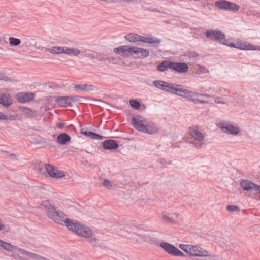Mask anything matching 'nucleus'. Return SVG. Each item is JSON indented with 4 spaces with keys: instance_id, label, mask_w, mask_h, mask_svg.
I'll use <instances>...</instances> for the list:
<instances>
[{
    "instance_id": "nucleus-1",
    "label": "nucleus",
    "mask_w": 260,
    "mask_h": 260,
    "mask_svg": "<svg viewBox=\"0 0 260 260\" xmlns=\"http://www.w3.org/2000/svg\"><path fill=\"white\" fill-rule=\"evenodd\" d=\"M206 36L212 40H214L217 42L241 50H253L254 49L253 48L254 46H250L249 45L248 46L245 43L242 42H238L235 44L229 43L228 40L225 38L224 34L220 31L207 30L206 32Z\"/></svg>"
},
{
    "instance_id": "nucleus-2",
    "label": "nucleus",
    "mask_w": 260,
    "mask_h": 260,
    "mask_svg": "<svg viewBox=\"0 0 260 260\" xmlns=\"http://www.w3.org/2000/svg\"><path fill=\"white\" fill-rule=\"evenodd\" d=\"M46 209L47 216L56 223L63 224L65 218V214L61 211L51 205L49 202L46 201L41 204Z\"/></svg>"
},
{
    "instance_id": "nucleus-3",
    "label": "nucleus",
    "mask_w": 260,
    "mask_h": 260,
    "mask_svg": "<svg viewBox=\"0 0 260 260\" xmlns=\"http://www.w3.org/2000/svg\"><path fill=\"white\" fill-rule=\"evenodd\" d=\"M176 95L183 97L187 99V101H191L194 104H197V101L198 98L202 97L211 98L213 96L206 93H200L197 92L192 91L191 90L183 89L182 85H179Z\"/></svg>"
},
{
    "instance_id": "nucleus-4",
    "label": "nucleus",
    "mask_w": 260,
    "mask_h": 260,
    "mask_svg": "<svg viewBox=\"0 0 260 260\" xmlns=\"http://www.w3.org/2000/svg\"><path fill=\"white\" fill-rule=\"evenodd\" d=\"M125 39L131 42H142L150 44L158 45L160 42V40L155 37H145L138 34L132 33L125 36ZM157 47V45L156 46Z\"/></svg>"
},
{
    "instance_id": "nucleus-5",
    "label": "nucleus",
    "mask_w": 260,
    "mask_h": 260,
    "mask_svg": "<svg viewBox=\"0 0 260 260\" xmlns=\"http://www.w3.org/2000/svg\"><path fill=\"white\" fill-rule=\"evenodd\" d=\"M189 132L191 138L193 139V140L189 141V142L193 145L197 149H201L203 145V143L202 141L205 138L204 134L200 132L197 127H190Z\"/></svg>"
},
{
    "instance_id": "nucleus-6",
    "label": "nucleus",
    "mask_w": 260,
    "mask_h": 260,
    "mask_svg": "<svg viewBox=\"0 0 260 260\" xmlns=\"http://www.w3.org/2000/svg\"><path fill=\"white\" fill-rule=\"evenodd\" d=\"M153 84L159 89L175 95L178 87H180L179 84L169 83L162 80H155L153 82Z\"/></svg>"
},
{
    "instance_id": "nucleus-7",
    "label": "nucleus",
    "mask_w": 260,
    "mask_h": 260,
    "mask_svg": "<svg viewBox=\"0 0 260 260\" xmlns=\"http://www.w3.org/2000/svg\"><path fill=\"white\" fill-rule=\"evenodd\" d=\"M80 98V96L77 95L58 96L55 102L59 106L66 107L67 106H72V104L78 102Z\"/></svg>"
},
{
    "instance_id": "nucleus-8",
    "label": "nucleus",
    "mask_w": 260,
    "mask_h": 260,
    "mask_svg": "<svg viewBox=\"0 0 260 260\" xmlns=\"http://www.w3.org/2000/svg\"><path fill=\"white\" fill-rule=\"evenodd\" d=\"M45 169L50 177L53 178H61L65 176V172L60 170L58 168L49 164H45Z\"/></svg>"
},
{
    "instance_id": "nucleus-9",
    "label": "nucleus",
    "mask_w": 260,
    "mask_h": 260,
    "mask_svg": "<svg viewBox=\"0 0 260 260\" xmlns=\"http://www.w3.org/2000/svg\"><path fill=\"white\" fill-rule=\"evenodd\" d=\"M147 121V119L142 116L136 115L133 117L131 122L136 129L142 132L146 124Z\"/></svg>"
},
{
    "instance_id": "nucleus-10",
    "label": "nucleus",
    "mask_w": 260,
    "mask_h": 260,
    "mask_svg": "<svg viewBox=\"0 0 260 260\" xmlns=\"http://www.w3.org/2000/svg\"><path fill=\"white\" fill-rule=\"evenodd\" d=\"M190 255L196 257H211V255L207 250L203 249L202 248L195 246H190L189 253Z\"/></svg>"
},
{
    "instance_id": "nucleus-11",
    "label": "nucleus",
    "mask_w": 260,
    "mask_h": 260,
    "mask_svg": "<svg viewBox=\"0 0 260 260\" xmlns=\"http://www.w3.org/2000/svg\"><path fill=\"white\" fill-rule=\"evenodd\" d=\"M0 247H2L3 249L8 251H12L13 250H16L18 251L20 254L25 255L26 250L21 249L18 247L17 246H14L11 244L4 241L0 239Z\"/></svg>"
},
{
    "instance_id": "nucleus-12",
    "label": "nucleus",
    "mask_w": 260,
    "mask_h": 260,
    "mask_svg": "<svg viewBox=\"0 0 260 260\" xmlns=\"http://www.w3.org/2000/svg\"><path fill=\"white\" fill-rule=\"evenodd\" d=\"M170 66L171 69L180 73H186L188 70V66L185 62H175L171 61Z\"/></svg>"
},
{
    "instance_id": "nucleus-13",
    "label": "nucleus",
    "mask_w": 260,
    "mask_h": 260,
    "mask_svg": "<svg viewBox=\"0 0 260 260\" xmlns=\"http://www.w3.org/2000/svg\"><path fill=\"white\" fill-rule=\"evenodd\" d=\"M76 234L85 238H90L92 236L93 232L88 226L81 224Z\"/></svg>"
},
{
    "instance_id": "nucleus-14",
    "label": "nucleus",
    "mask_w": 260,
    "mask_h": 260,
    "mask_svg": "<svg viewBox=\"0 0 260 260\" xmlns=\"http://www.w3.org/2000/svg\"><path fill=\"white\" fill-rule=\"evenodd\" d=\"M63 223H65L66 226L67 228L76 234L78 231L79 228L81 224L76 220H74L73 219L70 218H66L65 220L64 219Z\"/></svg>"
},
{
    "instance_id": "nucleus-15",
    "label": "nucleus",
    "mask_w": 260,
    "mask_h": 260,
    "mask_svg": "<svg viewBox=\"0 0 260 260\" xmlns=\"http://www.w3.org/2000/svg\"><path fill=\"white\" fill-rule=\"evenodd\" d=\"M159 127L156 124L147 121L146 124L142 132L149 134H154L159 131Z\"/></svg>"
},
{
    "instance_id": "nucleus-16",
    "label": "nucleus",
    "mask_w": 260,
    "mask_h": 260,
    "mask_svg": "<svg viewBox=\"0 0 260 260\" xmlns=\"http://www.w3.org/2000/svg\"><path fill=\"white\" fill-rule=\"evenodd\" d=\"M131 51V46L127 45L121 46L113 49L114 53L126 56L131 55V51Z\"/></svg>"
},
{
    "instance_id": "nucleus-17",
    "label": "nucleus",
    "mask_w": 260,
    "mask_h": 260,
    "mask_svg": "<svg viewBox=\"0 0 260 260\" xmlns=\"http://www.w3.org/2000/svg\"><path fill=\"white\" fill-rule=\"evenodd\" d=\"M35 97L33 93L20 92L17 95V99L20 103H26L32 100Z\"/></svg>"
},
{
    "instance_id": "nucleus-18",
    "label": "nucleus",
    "mask_w": 260,
    "mask_h": 260,
    "mask_svg": "<svg viewBox=\"0 0 260 260\" xmlns=\"http://www.w3.org/2000/svg\"><path fill=\"white\" fill-rule=\"evenodd\" d=\"M219 127L221 129H225L226 132L233 135H237L240 132L238 127L230 124L220 123Z\"/></svg>"
},
{
    "instance_id": "nucleus-19",
    "label": "nucleus",
    "mask_w": 260,
    "mask_h": 260,
    "mask_svg": "<svg viewBox=\"0 0 260 260\" xmlns=\"http://www.w3.org/2000/svg\"><path fill=\"white\" fill-rule=\"evenodd\" d=\"M103 147L105 149L113 150L117 149L118 147V144L116 141L109 139L103 142Z\"/></svg>"
},
{
    "instance_id": "nucleus-20",
    "label": "nucleus",
    "mask_w": 260,
    "mask_h": 260,
    "mask_svg": "<svg viewBox=\"0 0 260 260\" xmlns=\"http://www.w3.org/2000/svg\"><path fill=\"white\" fill-rule=\"evenodd\" d=\"M81 133L83 135L95 140H102L104 137L92 132L88 131L85 128L81 129Z\"/></svg>"
},
{
    "instance_id": "nucleus-21",
    "label": "nucleus",
    "mask_w": 260,
    "mask_h": 260,
    "mask_svg": "<svg viewBox=\"0 0 260 260\" xmlns=\"http://www.w3.org/2000/svg\"><path fill=\"white\" fill-rule=\"evenodd\" d=\"M159 246L164 249L168 254L173 255L176 247L171 244L166 242H161Z\"/></svg>"
},
{
    "instance_id": "nucleus-22",
    "label": "nucleus",
    "mask_w": 260,
    "mask_h": 260,
    "mask_svg": "<svg viewBox=\"0 0 260 260\" xmlns=\"http://www.w3.org/2000/svg\"><path fill=\"white\" fill-rule=\"evenodd\" d=\"M12 101L9 94L2 93L0 94V104L5 107L10 106L12 104Z\"/></svg>"
},
{
    "instance_id": "nucleus-23",
    "label": "nucleus",
    "mask_w": 260,
    "mask_h": 260,
    "mask_svg": "<svg viewBox=\"0 0 260 260\" xmlns=\"http://www.w3.org/2000/svg\"><path fill=\"white\" fill-rule=\"evenodd\" d=\"M240 187L247 191H252V186L254 185V183L248 180H242L240 183Z\"/></svg>"
},
{
    "instance_id": "nucleus-24",
    "label": "nucleus",
    "mask_w": 260,
    "mask_h": 260,
    "mask_svg": "<svg viewBox=\"0 0 260 260\" xmlns=\"http://www.w3.org/2000/svg\"><path fill=\"white\" fill-rule=\"evenodd\" d=\"M70 140V136L66 133H61L57 137V142L60 145H65Z\"/></svg>"
},
{
    "instance_id": "nucleus-25",
    "label": "nucleus",
    "mask_w": 260,
    "mask_h": 260,
    "mask_svg": "<svg viewBox=\"0 0 260 260\" xmlns=\"http://www.w3.org/2000/svg\"><path fill=\"white\" fill-rule=\"evenodd\" d=\"M74 88L81 91H89L93 90L94 86L91 84H75Z\"/></svg>"
},
{
    "instance_id": "nucleus-26",
    "label": "nucleus",
    "mask_w": 260,
    "mask_h": 260,
    "mask_svg": "<svg viewBox=\"0 0 260 260\" xmlns=\"http://www.w3.org/2000/svg\"><path fill=\"white\" fill-rule=\"evenodd\" d=\"M63 53L67 55L73 54L74 56H77L81 53L80 50L76 48H68L63 47Z\"/></svg>"
},
{
    "instance_id": "nucleus-27",
    "label": "nucleus",
    "mask_w": 260,
    "mask_h": 260,
    "mask_svg": "<svg viewBox=\"0 0 260 260\" xmlns=\"http://www.w3.org/2000/svg\"><path fill=\"white\" fill-rule=\"evenodd\" d=\"M227 3V1L219 0L215 2L214 6L219 9L228 11L229 8L228 7Z\"/></svg>"
},
{
    "instance_id": "nucleus-28",
    "label": "nucleus",
    "mask_w": 260,
    "mask_h": 260,
    "mask_svg": "<svg viewBox=\"0 0 260 260\" xmlns=\"http://www.w3.org/2000/svg\"><path fill=\"white\" fill-rule=\"evenodd\" d=\"M171 63V61H164L157 66V69L159 71L164 72L167 70L168 68L170 69V65Z\"/></svg>"
},
{
    "instance_id": "nucleus-29",
    "label": "nucleus",
    "mask_w": 260,
    "mask_h": 260,
    "mask_svg": "<svg viewBox=\"0 0 260 260\" xmlns=\"http://www.w3.org/2000/svg\"><path fill=\"white\" fill-rule=\"evenodd\" d=\"M63 47L53 46L47 49V51L52 54L63 53Z\"/></svg>"
},
{
    "instance_id": "nucleus-30",
    "label": "nucleus",
    "mask_w": 260,
    "mask_h": 260,
    "mask_svg": "<svg viewBox=\"0 0 260 260\" xmlns=\"http://www.w3.org/2000/svg\"><path fill=\"white\" fill-rule=\"evenodd\" d=\"M25 255L27 257L37 260H49L45 257L38 255L35 253L30 252L26 250Z\"/></svg>"
},
{
    "instance_id": "nucleus-31",
    "label": "nucleus",
    "mask_w": 260,
    "mask_h": 260,
    "mask_svg": "<svg viewBox=\"0 0 260 260\" xmlns=\"http://www.w3.org/2000/svg\"><path fill=\"white\" fill-rule=\"evenodd\" d=\"M161 219L166 223L175 224L177 223V221L175 219L165 214L162 215Z\"/></svg>"
},
{
    "instance_id": "nucleus-32",
    "label": "nucleus",
    "mask_w": 260,
    "mask_h": 260,
    "mask_svg": "<svg viewBox=\"0 0 260 260\" xmlns=\"http://www.w3.org/2000/svg\"><path fill=\"white\" fill-rule=\"evenodd\" d=\"M228 7L229 8L228 9L229 11H237L239 10L240 7L238 5L234 3H232L229 1H228Z\"/></svg>"
},
{
    "instance_id": "nucleus-33",
    "label": "nucleus",
    "mask_w": 260,
    "mask_h": 260,
    "mask_svg": "<svg viewBox=\"0 0 260 260\" xmlns=\"http://www.w3.org/2000/svg\"><path fill=\"white\" fill-rule=\"evenodd\" d=\"M10 45L12 46H17L21 44V40L19 39L11 37L9 38Z\"/></svg>"
},
{
    "instance_id": "nucleus-34",
    "label": "nucleus",
    "mask_w": 260,
    "mask_h": 260,
    "mask_svg": "<svg viewBox=\"0 0 260 260\" xmlns=\"http://www.w3.org/2000/svg\"><path fill=\"white\" fill-rule=\"evenodd\" d=\"M22 111L23 112L27 115L29 117H32L34 116V113H36L35 111L32 110V109L23 107L22 108Z\"/></svg>"
},
{
    "instance_id": "nucleus-35",
    "label": "nucleus",
    "mask_w": 260,
    "mask_h": 260,
    "mask_svg": "<svg viewBox=\"0 0 260 260\" xmlns=\"http://www.w3.org/2000/svg\"><path fill=\"white\" fill-rule=\"evenodd\" d=\"M130 105L135 109L138 110L141 107V104L140 102L136 100H130Z\"/></svg>"
},
{
    "instance_id": "nucleus-36",
    "label": "nucleus",
    "mask_w": 260,
    "mask_h": 260,
    "mask_svg": "<svg viewBox=\"0 0 260 260\" xmlns=\"http://www.w3.org/2000/svg\"><path fill=\"white\" fill-rule=\"evenodd\" d=\"M140 58L147 57L149 55V51L147 49L140 48Z\"/></svg>"
},
{
    "instance_id": "nucleus-37",
    "label": "nucleus",
    "mask_w": 260,
    "mask_h": 260,
    "mask_svg": "<svg viewBox=\"0 0 260 260\" xmlns=\"http://www.w3.org/2000/svg\"><path fill=\"white\" fill-rule=\"evenodd\" d=\"M86 238L87 239V242L93 246H96L99 243V240L95 237H93L92 236L90 238Z\"/></svg>"
},
{
    "instance_id": "nucleus-38",
    "label": "nucleus",
    "mask_w": 260,
    "mask_h": 260,
    "mask_svg": "<svg viewBox=\"0 0 260 260\" xmlns=\"http://www.w3.org/2000/svg\"><path fill=\"white\" fill-rule=\"evenodd\" d=\"M139 50H140V48L135 47V46H131V55L135 54L138 58H140Z\"/></svg>"
},
{
    "instance_id": "nucleus-39",
    "label": "nucleus",
    "mask_w": 260,
    "mask_h": 260,
    "mask_svg": "<svg viewBox=\"0 0 260 260\" xmlns=\"http://www.w3.org/2000/svg\"><path fill=\"white\" fill-rule=\"evenodd\" d=\"M226 209L230 212L239 211L240 208L236 205H229L226 206Z\"/></svg>"
},
{
    "instance_id": "nucleus-40",
    "label": "nucleus",
    "mask_w": 260,
    "mask_h": 260,
    "mask_svg": "<svg viewBox=\"0 0 260 260\" xmlns=\"http://www.w3.org/2000/svg\"><path fill=\"white\" fill-rule=\"evenodd\" d=\"M191 245H183L180 244L179 245V248L186 253H188Z\"/></svg>"
},
{
    "instance_id": "nucleus-41",
    "label": "nucleus",
    "mask_w": 260,
    "mask_h": 260,
    "mask_svg": "<svg viewBox=\"0 0 260 260\" xmlns=\"http://www.w3.org/2000/svg\"><path fill=\"white\" fill-rule=\"evenodd\" d=\"M255 192V194L260 193V186L254 183V185L252 186V191Z\"/></svg>"
},
{
    "instance_id": "nucleus-42",
    "label": "nucleus",
    "mask_w": 260,
    "mask_h": 260,
    "mask_svg": "<svg viewBox=\"0 0 260 260\" xmlns=\"http://www.w3.org/2000/svg\"><path fill=\"white\" fill-rule=\"evenodd\" d=\"M103 185L108 189H111L112 186L111 182L107 179L104 180Z\"/></svg>"
},
{
    "instance_id": "nucleus-43",
    "label": "nucleus",
    "mask_w": 260,
    "mask_h": 260,
    "mask_svg": "<svg viewBox=\"0 0 260 260\" xmlns=\"http://www.w3.org/2000/svg\"><path fill=\"white\" fill-rule=\"evenodd\" d=\"M173 255L178 256H184V254L182 251H181L180 250L176 248Z\"/></svg>"
},
{
    "instance_id": "nucleus-44",
    "label": "nucleus",
    "mask_w": 260,
    "mask_h": 260,
    "mask_svg": "<svg viewBox=\"0 0 260 260\" xmlns=\"http://www.w3.org/2000/svg\"><path fill=\"white\" fill-rule=\"evenodd\" d=\"M221 98L220 97H216L215 99L214 102L216 104H225V102L222 101H221L220 99Z\"/></svg>"
},
{
    "instance_id": "nucleus-45",
    "label": "nucleus",
    "mask_w": 260,
    "mask_h": 260,
    "mask_svg": "<svg viewBox=\"0 0 260 260\" xmlns=\"http://www.w3.org/2000/svg\"><path fill=\"white\" fill-rule=\"evenodd\" d=\"M7 115L3 112H0V119L7 120Z\"/></svg>"
},
{
    "instance_id": "nucleus-46",
    "label": "nucleus",
    "mask_w": 260,
    "mask_h": 260,
    "mask_svg": "<svg viewBox=\"0 0 260 260\" xmlns=\"http://www.w3.org/2000/svg\"><path fill=\"white\" fill-rule=\"evenodd\" d=\"M201 98H198L197 101V104L201 103V104H207L208 102L207 101H205L204 100L200 99Z\"/></svg>"
},
{
    "instance_id": "nucleus-47",
    "label": "nucleus",
    "mask_w": 260,
    "mask_h": 260,
    "mask_svg": "<svg viewBox=\"0 0 260 260\" xmlns=\"http://www.w3.org/2000/svg\"><path fill=\"white\" fill-rule=\"evenodd\" d=\"M7 119L10 120H16V117L14 115H7Z\"/></svg>"
},
{
    "instance_id": "nucleus-48",
    "label": "nucleus",
    "mask_w": 260,
    "mask_h": 260,
    "mask_svg": "<svg viewBox=\"0 0 260 260\" xmlns=\"http://www.w3.org/2000/svg\"><path fill=\"white\" fill-rule=\"evenodd\" d=\"M227 92L228 93H230L229 91H227L225 89H224V88H220L219 91H218V93H222L223 92Z\"/></svg>"
},
{
    "instance_id": "nucleus-49",
    "label": "nucleus",
    "mask_w": 260,
    "mask_h": 260,
    "mask_svg": "<svg viewBox=\"0 0 260 260\" xmlns=\"http://www.w3.org/2000/svg\"><path fill=\"white\" fill-rule=\"evenodd\" d=\"M64 125H65L64 123H59L57 124V127L58 128L61 129L64 126Z\"/></svg>"
},
{
    "instance_id": "nucleus-50",
    "label": "nucleus",
    "mask_w": 260,
    "mask_h": 260,
    "mask_svg": "<svg viewBox=\"0 0 260 260\" xmlns=\"http://www.w3.org/2000/svg\"><path fill=\"white\" fill-rule=\"evenodd\" d=\"M10 157L11 159L14 160L16 159V155L15 154H11L10 155Z\"/></svg>"
},
{
    "instance_id": "nucleus-51",
    "label": "nucleus",
    "mask_w": 260,
    "mask_h": 260,
    "mask_svg": "<svg viewBox=\"0 0 260 260\" xmlns=\"http://www.w3.org/2000/svg\"><path fill=\"white\" fill-rule=\"evenodd\" d=\"M190 55L192 57H196L198 56V54L196 52H191L190 53Z\"/></svg>"
},
{
    "instance_id": "nucleus-52",
    "label": "nucleus",
    "mask_w": 260,
    "mask_h": 260,
    "mask_svg": "<svg viewBox=\"0 0 260 260\" xmlns=\"http://www.w3.org/2000/svg\"><path fill=\"white\" fill-rule=\"evenodd\" d=\"M133 0H116V2H123V3H126V2H132Z\"/></svg>"
},
{
    "instance_id": "nucleus-53",
    "label": "nucleus",
    "mask_w": 260,
    "mask_h": 260,
    "mask_svg": "<svg viewBox=\"0 0 260 260\" xmlns=\"http://www.w3.org/2000/svg\"><path fill=\"white\" fill-rule=\"evenodd\" d=\"M161 164L164 165H165L166 164H171V161H169V162H166V161L165 162V161H164L163 160H161V161H160Z\"/></svg>"
},
{
    "instance_id": "nucleus-54",
    "label": "nucleus",
    "mask_w": 260,
    "mask_h": 260,
    "mask_svg": "<svg viewBox=\"0 0 260 260\" xmlns=\"http://www.w3.org/2000/svg\"><path fill=\"white\" fill-rule=\"evenodd\" d=\"M5 226L4 224L0 223V231L4 230Z\"/></svg>"
},
{
    "instance_id": "nucleus-55",
    "label": "nucleus",
    "mask_w": 260,
    "mask_h": 260,
    "mask_svg": "<svg viewBox=\"0 0 260 260\" xmlns=\"http://www.w3.org/2000/svg\"><path fill=\"white\" fill-rule=\"evenodd\" d=\"M173 215H175L177 218L179 216V214L177 213H174Z\"/></svg>"
},
{
    "instance_id": "nucleus-56",
    "label": "nucleus",
    "mask_w": 260,
    "mask_h": 260,
    "mask_svg": "<svg viewBox=\"0 0 260 260\" xmlns=\"http://www.w3.org/2000/svg\"><path fill=\"white\" fill-rule=\"evenodd\" d=\"M89 57H91L92 58H94V56L93 55H91L90 54L87 55Z\"/></svg>"
},
{
    "instance_id": "nucleus-57",
    "label": "nucleus",
    "mask_w": 260,
    "mask_h": 260,
    "mask_svg": "<svg viewBox=\"0 0 260 260\" xmlns=\"http://www.w3.org/2000/svg\"><path fill=\"white\" fill-rule=\"evenodd\" d=\"M152 11L153 12H159L157 9H153V10H152Z\"/></svg>"
},
{
    "instance_id": "nucleus-58",
    "label": "nucleus",
    "mask_w": 260,
    "mask_h": 260,
    "mask_svg": "<svg viewBox=\"0 0 260 260\" xmlns=\"http://www.w3.org/2000/svg\"><path fill=\"white\" fill-rule=\"evenodd\" d=\"M3 76L1 74H0V80L3 79Z\"/></svg>"
},
{
    "instance_id": "nucleus-59",
    "label": "nucleus",
    "mask_w": 260,
    "mask_h": 260,
    "mask_svg": "<svg viewBox=\"0 0 260 260\" xmlns=\"http://www.w3.org/2000/svg\"><path fill=\"white\" fill-rule=\"evenodd\" d=\"M2 152H4V153H7V154H8V151H2Z\"/></svg>"
},
{
    "instance_id": "nucleus-60",
    "label": "nucleus",
    "mask_w": 260,
    "mask_h": 260,
    "mask_svg": "<svg viewBox=\"0 0 260 260\" xmlns=\"http://www.w3.org/2000/svg\"><path fill=\"white\" fill-rule=\"evenodd\" d=\"M108 1V0H107V2ZM111 2H116V0H111Z\"/></svg>"
}]
</instances>
